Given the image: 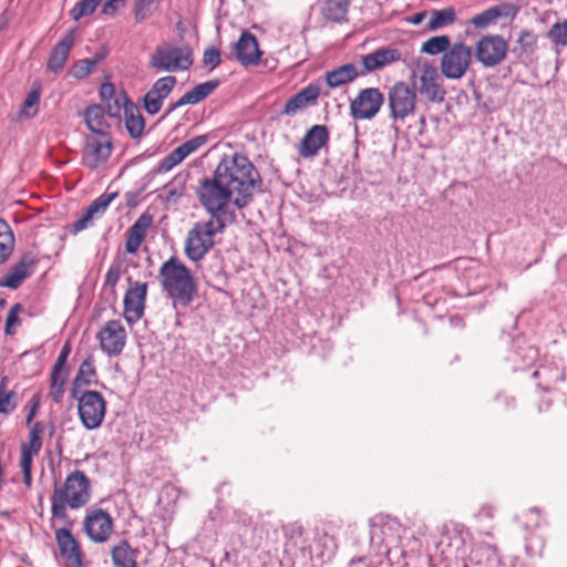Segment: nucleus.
I'll use <instances>...</instances> for the list:
<instances>
[{
    "instance_id": "c85d7f7f",
    "label": "nucleus",
    "mask_w": 567,
    "mask_h": 567,
    "mask_svg": "<svg viewBox=\"0 0 567 567\" xmlns=\"http://www.w3.org/2000/svg\"><path fill=\"white\" fill-rule=\"evenodd\" d=\"M84 121L91 134H111L110 124L102 105L92 104L85 109Z\"/></svg>"
},
{
    "instance_id": "c03bdc74",
    "label": "nucleus",
    "mask_w": 567,
    "mask_h": 567,
    "mask_svg": "<svg viewBox=\"0 0 567 567\" xmlns=\"http://www.w3.org/2000/svg\"><path fill=\"white\" fill-rule=\"evenodd\" d=\"M176 78L173 75L159 78L151 87L152 94H155L162 100H164L172 92V90L176 85Z\"/></svg>"
},
{
    "instance_id": "1a4fd4ad",
    "label": "nucleus",
    "mask_w": 567,
    "mask_h": 567,
    "mask_svg": "<svg viewBox=\"0 0 567 567\" xmlns=\"http://www.w3.org/2000/svg\"><path fill=\"white\" fill-rule=\"evenodd\" d=\"M29 426L28 441L20 445L19 465L23 474V483L27 487L32 485V465L33 457L37 456L42 449V435L44 433V424L34 422Z\"/></svg>"
},
{
    "instance_id": "a878e982",
    "label": "nucleus",
    "mask_w": 567,
    "mask_h": 567,
    "mask_svg": "<svg viewBox=\"0 0 567 567\" xmlns=\"http://www.w3.org/2000/svg\"><path fill=\"white\" fill-rule=\"evenodd\" d=\"M74 44V30L69 31L51 50L47 68L52 72L63 69Z\"/></svg>"
},
{
    "instance_id": "2eb2a0df",
    "label": "nucleus",
    "mask_w": 567,
    "mask_h": 567,
    "mask_svg": "<svg viewBox=\"0 0 567 567\" xmlns=\"http://www.w3.org/2000/svg\"><path fill=\"white\" fill-rule=\"evenodd\" d=\"M147 295L146 282H131L124 296L123 315L127 323H136L144 315L145 301Z\"/></svg>"
},
{
    "instance_id": "bf43d9fd",
    "label": "nucleus",
    "mask_w": 567,
    "mask_h": 567,
    "mask_svg": "<svg viewBox=\"0 0 567 567\" xmlns=\"http://www.w3.org/2000/svg\"><path fill=\"white\" fill-rule=\"evenodd\" d=\"M167 193H168V197H179L181 196V192H178L175 188L168 187Z\"/></svg>"
},
{
    "instance_id": "58836bf2",
    "label": "nucleus",
    "mask_w": 567,
    "mask_h": 567,
    "mask_svg": "<svg viewBox=\"0 0 567 567\" xmlns=\"http://www.w3.org/2000/svg\"><path fill=\"white\" fill-rule=\"evenodd\" d=\"M106 105V112L111 117H120L121 112L125 113L128 104H133L127 94L124 91H120L112 100L104 102Z\"/></svg>"
},
{
    "instance_id": "2f4dec72",
    "label": "nucleus",
    "mask_w": 567,
    "mask_h": 567,
    "mask_svg": "<svg viewBox=\"0 0 567 567\" xmlns=\"http://www.w3.org/2000/svg\"><path fill=\"white\" fill-rule=\"evenodd\" d=\"M124 124L132 138L140 140L143 136L145 131V120L135 103L128 104L127 109H125Z\"/></svg>"
},
{
    "instance_id": "de8ad7c7",
    "label": "nucleus",
    "mask_w": 567,
    "mask_h": 567,
    "mask_svg": "<svg viewBox=\"0 0 567 567\" xmlns=\"http://www.w3.org/2000/svg\"><path fill=\"white\" fill-rule=\"evenodd\" d=\"M23 307L21 303H14L7 316L4 324V333L7 336H13L17 332V327L20 326L21 321L19 315L22 312Z\"/></svg>"
},
{
    "instance_id": "37998d69",
    "label": "nucleus",
    "mask_w": 567,
    "mask_h": 567,
    "mask_svg": "<svg viewBox=\"0 0 567 567\" xmlns=\"http://www.w3.org/2000/svg\"><path fill=\"white\" fill-rule=\"evenodd\" d=\"M102 0H80L71 10L70 16L79 21L81 18L92 14Z\"/></svg>"
},
{
    "instance_id": "0eeeda50",
    "label": "nucleus",
    "mask_w": 567,
    "mask_h": 567,
    "mask_svg": "<svg viewBox=\"0 0 567 567\" xmlns=\"http://www.w3.org/2000/svg\"><path fill=\"white\" fill-rule=\"evenodd\" d=\"M473 59L472 48L464 42H456L442 55L441 73L450 80H460L468 71Z\"/></svg>"
},
{
    "instance_id": "603ef678",
    "label": "nucleus",
    "mask_w": 567,
    "mask_h": 567,
    "mask_svg": "<svg viewBox=\"0 0 567 567\" xmlns=\"http://www.w3.org/2000/svg\"><path fill=\"white\" fill-rule=\"evenodd\" d=\"M70 352H71V343H70V341H66L63 344V347H62V349H61V351L59 353V357H58V359H56V361H55V363H54L52 369H54L56 371H68V369H66V360H68V358L70 355Z\"/></svg>"
},
{
    "instance_id": "a18cd8bd",
    "label": "nucleus",
    "mask_w": 567,
    "mask_h": 567,
    "mask_svg": "<svg viewBox=\"0 0 567 567\" xmlns=\"http://www.w3.org/2000/svg\"><path fill=\"white\" fill-rule=\"evenodd\" d=\"M520 54L530 55L537 49V35L528 30H523L517 39Z\"/></svg>"
},
{
    "instance_id": "c756f323",
    "label": "nucleus",
    "mask_w": 567,
    "mask_h": 567,
    "mask_svg": "<svg viewBox=\"0 0 567 567\" xmlns=\"http://www.w3.org/2000/svg\"><path fill=\"white\" fill-rule=\"evenodd\" d=\"M219 86L218 80H209L207 82L197 84L193 90L186 92L173 106L172 110L181 107L186 104H197L205 100Z\"/></svg>"
},
{
    "instance_id": "8fccbe9b",
    "label": "nucleus",
    "mask_w": 567,
    "mask_h": 567,
    "mask_svg": "<svg viewBox=\"0 0 567 567\" xmlns=\"http://www.w3.org/2000/svg\"><path fill=\"white\" fill-rule=\"evenodd\" d=\"M162 104H163V100L161 97H158L157 95L152 94L151 90L145 94L144 107L148 114L154 115V114L158 113L161 111Z\"/></svg>"
},
{
    "instance_id": "f3484780",
    "label": "nucleus",
    "mask_w": 567,
    "mask_h": 567,
    "mask_svg": "<svg viewBox=\"0 0 567 567\" xmlns=\"http://www.w3.org/2000/svg\"><path fill=\"white\" fill-rule=\"evenodd\" d=\"M37 264L38 259L33 254H24L0 280V287L18 289L32 275Z\"/></svg>"
},
{
    "instance_id": "f704fd0d",
    "label": "nucleus",
    "mask_w": 567,
    "mask_h": 567,
    "mask_svg": "<svg viewBox=\"0 0 567 567\" xmlns=\"http://www.w3.org/2000/svg\"><path fill=\"white\" fill-rule=\"evenodd\" d=\"M14 234L8 221L0 218V265L4 264L14 250Z\"/></svg>"
},
{
    "instance_id": "39448f33",
    "label": "nucleus",
    "mask_w": 567,
    "mask_h": 567,
    "mask_svg": "<svg viewBox=\"0 0 567 567\" xmlns=\"http://www.w3.org/2000/svg\"><path fill=\"white\" fill-rule=\"evenodd\" d=\"M386 102L389 116L394 123H402L414 116L419 102L415 85L403 81L395 82L388 90Z\"/></svg>"
},
{
    "instance_id": "4c0bfd02",
    "label": "nucleus",
    "mask_w": 567,
    "mask_h": 567,
    "mask_svg": "<svg viewBox=\"0 0 567 567\" xmlns=\"http://www.w3.org/2000/svg\"><path fill=\"white\" fill-rule=\"evenodd\" d=\"M451 39L449 35H436L423 42L421 51L430 55H442L450 49Z\"/></svg>"
},
{
    "instance_id": "09e8293b",
    "label": "nucleus",
    "mask_w": 567,
    "mask_h": 567,
    "mask_svg": "<svg viewBox=\"0 0 567 567\" xmlns=\"http://www.w3.org/2000/svg\"><path fill=\"white\" fill-rule=\"evenodd\" d=\"M221 62L220 52L215 47H209L204 51L203 63L209 66V70H214Z\"/></svg>"
},
{
    "instance_id": "cd10ccee",
    "label": "nucleus",
    "mask_w": 567,
    "mask_h": 567,
    "mask_svg": "<svg viewBox=\"0 0 567 567\" xmlns=\"http://www.w3.org/2000/svg\"><path fill=\"white\" fill-rule=\"evenodd\" d=\"M351 0H322L320 13L324 20L333 23L348 21V12Z\"/></svg>"
},
{
    "instance_id": "79ce46f5",
    "label": "nucleus",
    "mask_w": 567,
    "mask_h": 567,
    "mask_svg": "<svg viewBox=\"0 0 567 567\" xmlns=\"http://www.w3.org/2000/svg\"><path fill=\"white\" fill-rule=\"evenodd\" d=\"M158 3L154 0H136L134 16L137 22L151 18L157 10Z\"/></svg>"
},
{
    "instance_id": "5fc2aeb1",
    "label": "nucleus",
    "mask_w": 567,
    "mask_h": 567,
    "mask_svg": "<svg viewBox=\"0 0 567 567\" xmlns=\"http://www.w3.org/2000/svg\"><path fill=\"white\" fill-rule=\"evenodd\" d=\"M116 94L118 92H116L114 84L111 82L103 83L100 87V97L103 102L112 100Z\"/></svg>"
},
{
    "instance_id": "7ed1b4c3",
    "label": "nucleus",
    "mask_w": 567,
    "mask_h": 567,
    "mask_svg": "<svg viewBox=\"0 0 567 567\" xmlns=\"http://www.w3.org/2000/svg\"><path fill=\"white\" fill-rule=\"evenodd\" d=\"M162 291L175 309L187 308L198 296V281L177 257L164 261L158 269Z\"/></svg>"
},
{
    "instance_id": "c9c22d12",
    "label": "nucleus",
    "mask_w": 567,
    "mask_h": 567,
    "mask_svg": "<svg viewBox=\"0 0 567 567\" xmlns=\"http://www.w3.org/2000/svg\"><path fill=\"white\" fill-rule=\"evenodd\" d=\"M8 377L0 379V414H11L18 406V393L13 390H8Z\"/></svg>"
},
{
    "instance_id": "7c9ffc66",
    "label": "nucleus",
    "mask_w": 567,
    "mask_h": 567,
    "mask_svg": "<svg viewBox=\"0 0 567 567\" xmlns=\"http://www.w3.org/2000/svg\"><path fill=\"white\" fill-rule=\"evenodd\" d=\"M96 375L95 360L93 355H89L80 365L78 373L72 382V396L78 398V393L82 392L81 388L90 385Z\"/></svg>"
},
{
    "instance_id": "dca6fc26",
    "label": "nucleus",
    "mask_w": 567,
    "mask_h": 567,
    "mask_svg": "<svg viewBox=\"0 0 567 567\" xmlns=\"http://www.w3.org/2000/svg\"><path fill=\"white\" fill-rule=\"evenodd\" d=\"M329 138L328 127L322 124H316L301 138L298 145V154L303 158L315 157L322 147L327 146Z\"/></svg>"
},
{
    "instance_id": "13d9d810",
    "label": "nucleus",
    "mask_w": 567,
    "mask_h": 567,
    "mask_svg": "<svg viewBox=\"0 0 567 567\" xmlns=\"http://www.w3.org/2000/svg\"><path fill=\"white\" fill-rule=\"evenodd\" d=\"M426 16H427L426 11L417 12L414 16H412L410 21L413 24H420L425 19Z\"/></svg>"
},
{
    "instance_id": "4468645a",
    "label": "nucleus",
    "mask_w": 567,
    "mask_h": 567,
    "mask_svg": "<svg viewBox=\"0 0 567 567\" xmlns=\"http://www.w3.org/2000/svg\"><path fill=\"white\" fill-rule=\"evenodd\" d=\"M101 350L109 357L120 355L127 340L125 327L117 319L106 321L96 334Z\"/></svg>"
},
{
    "instance_id": "b1692460",
    "label": "nucleus",
    "mask_w": 567,
    "mask_h": 567,
    "mask_svg": "<svg viewBox=\"0 0 567 567\" xmlns=\"http://www.w3.org/2000/svg\"><path fill=\"white\" fill-rule=\"evenodd\" d=\"M401 60L402 53L400 50L390 47L379 48L361 58L362 65L369 72L382 69Z\"/></svg>"
},
{
    "instance_id": "ddd939ff",
    "label": "nucleus",
    "mask_w": 567,
    "mask_h": 567,
    "mask_svg": "<svg viewBox=\"0 0 567 567\" xmlns=\"http://www.w3.org/2000/svg\"><path fill=\"white\" fill-rule=\"evenodd\" d=\"M112 151L111 134L86 135L82 151V163L90 169H96L110 158Z\"/></svg>"
},
{
    "instance_id": "412c9836",
    "label": "nucleus",
    "mask_w": 567,
    "mask_h": 567,
    "mask_svg": "<svg viewBox=\"0 0 567 567\" xmlns=\"http://www.w3.org/2000/svg\"><path fill=\"white\" fill-rule=\"evenodd\" d=\"M420 91L430 102H442L444 100L445 91L435 66L430 64L422 66Z\"/></svg>"
},
{
    "instance_id": "6e6552de",
    "label": "nucleus",
    "mask_w": 567,
    "mask_h": 567,
    "mask_svg": "<svg viewBox=\"0 0 567 567\" xmlns=\"http://www.w3.org/2000/svg\"><path fill=\"white\" fill-rule=\"evenodd\" d=\"M78 411L83 425L89 430L99 427L106 413V401L103 395L93 390L78 393Z\"/></svg>"
},
{
    "instance_id": "49530a36",
    "label": "nucleus",
    "mask_w": 567,
    "mask_h": 567,
    "mask_svg": "<svg viewBox=\"0 0 567 567\" xmlns=\"http://www.w3.org/2000/svg\"><path fill=\"white\" fill-rule=\"evenodd\" d=\"M548 38L556 45L567 47V19L554 23L548 31Z\"/></svg>"
},
{
    "instance_id": "f03ea898",
    "label": "nucleus",
    "mask_w": 567,
    "mask_h": 567,
    "mask_svg": "<svg viewBox=\"0 0 567 567\" xmlns=\"http://www.w3.org/2000/svg\"><path fill=\"white\" fill-rule=\"evenodd\" d=\"M92 497V484L87 475L80 470L70 472L63 483L55 484L50 496V526L58 523L71 524L68 509L78 511L85 507Z\"/></svg>"
},
{
    "instance_id": "72a5a7b5",
    "label": "nucleus",
    "mask_w": 567,
    "mask_h": 567,
    "mask_svg": "<svg viewBox=\"0 0 567 567\" xmlns=\"http://www.w3.org/2000/svg\"><path fill=\"white\" fill-rule=\"evenodd\" d=\"M455 21L456 11L453 7H446L441 10L434 9L429 12L427 30L436 31L452 25Z\"/></svg>"
},
{
    "instance_id": "4d7b16f0",
    "label": "nucleus",
    "mask_w": 567,
    "mask_h": 567,
    "mask_svg": "<svg viewBox=\"0 0 567 567\" xmlns=\"http://www.w3.org/2000/svg\"><path fill=\"white\" fill-rule=\"evenodd\" d=\"M476 516L478 518L492 519L494 517V507L489 504L482 505Z\"/></svg>"
},
{
    "instance_id": "4be33fe9",
    "label": "nucleus",
    "mask_w": 567,
    "mask_h": 567,
    "mask_svg": "<svg viewBox=\"0 0 567 567\" xmlns=\"http://www.w3.org/2000/svg\"><path fill=\"white\" fill-rule=\"evenodd\" d=\"M117 197V193H103L94 199L85 209L84 214L72 224L71 231L78 234L86 229L94 217L101 216L105 213L110 204Z\"/></svg>"
},
{
    "instance_id": "f257e3e1",
    "label": "nucleus",
    "mask_w": 567,
    "mask_h": 567,
    "mask_svg": "<svg viewBox=\"0 0 567 567\" xmlns=\"http://www.w3.org/2000/svg\"><path fill=\"white\" fill-rule=\"evenodd\" d=\"M259 173L239 154L225 156L209 177L199 181L195 195L209 219L199 220L189 229L184 251L192 261L202 260L215 245V236L236 221L231 205L238 209L248 206L260 186Z\"/></svg>"
},
{
    "instance_id": "5701e85b",
    "label": "nucleus",
    "mask_w": 567,
    "mask_h": 567,
    "mask_svg": "<svg viewBox=\"0 0 567 567\" xmlns=\"http://www.w3.org/2000/svg\"><path fill=\"white\" fill-rule=\"evenodd\" d=\"M319 95L320 86L318 84H309L286 102L282 114L287 116H295L298 112L316 105Z\"/></svg>"
},
{
    "instance_id": "a19ab883",
    "label": "nucleus",
    "mask_w": 567,
    "mask_h": 567,
    "mask_svg": "<svg viewBox=\"0 0 567 567\" xmlns=\"http://www.w3.org/2000/svg\"><path fill=\"white\" fill-rule=\"evenodd\" d=\"M40 89H32L22 105L20 115L25 118H33L39 112L40 105Z\"/></svg>"
},
{
    "instance_id": "9b49d317",
    "label": "nucleus",
    "mask_w": 567,
    "mask_h": 567,
    "mask_svg": "<svg viewBox=\"0 0 567 567\" xmlns=\"http://www.w3.org/2000/svg\"><path fill=\"white\" fill-rule=\"evenodd\" d=\"M384 103V95L378 87L359 91L350 102V115L354 121H369L377 116Z\"/></svg>"
},
{
    "instance_id": "423d86ee",
    "label": "nucleus",
    "mask_w": 567,
    "mask_h": 567,
    "mask_svg": "<svg viewBox=\"0 0 567 567\" xmlns=\"http://www.w3.org/2000/svg\"><path fill=\"white\" fill-rule=\"evenodd\" d=\"M74 519L69 523H58L54 528V539L59 555L65 567H83L84 551L78 538L73 535Z\"/></svg>"
},
{
    "instance_id": "e433bc0d",
    "label": "nucleus",
    "mask_w": 567,
    "mask_h": 567,
    "mask_svg": "<svg viewBox=\"0 0 567 567\" xmlns=\"http://www.w3.org/2000/svg\"><path fill=\"white\" fill-rule=\"evenodd\" d=\"M69 371H56L52 369L50 373V398L59 403L64 395V386L68 380Z\"/></svg>"
},
{
    "instance_id": "20e7f679",
    "label": "nucleus",
    "mask_w": 567,
    "mask_h": 567,
    "mask_svg": "<svg viewBox=\"0 0 567 567\" xmlns=\"http://www.w3.org/2000/svg\"><path fill=\"white\" fill-rule=\"evenodd\" d=\"M193 51L189 47L169 42L158 44L150 55V66L157 72L187 71L193 65Z\"/></svg>"
},
{
    "instance_id": "aec40b11",
    "label": "nucleus",
    "mask_w": 567,
    "mask_h": 567,
    "mask_svg": "<svg viewBox=\"0 0 567 567\" xmlns=\"http://www.w3.org/2000/svg\"><path fill=\"white\" fill-rule=\"evenodd\" d=\"M153 225V215L145 212L138 216L125 235V251L135 255L145 240L150 228Z\"/></svg>"
},
{
    "instance_id": "864d4df0",
    "label": "nucleus",
    "mask_w": 567,
    "mask_h": 567,
    "mask_svg": "<svg viewBox=\"0 0 567 567\" xmlns=\"http://www.w3.org/2000/svg\"><path fill=\"white\" fill-rule=\"evenodd\" d=\"M39 406H40V395L35 394L32 396V399L28 403L29 411H28V414L25 417L27 425H31L34 423L33 419L38 413Z\"/></svg>"
},
{
    "instance_id": "bb28decb",
    "label": "nucleus",
    "mask_w": 567,
    "mask_h": 567,
    "mask_svg": "<svg viewBox=\"0 0 567 567\" xmlns=\"http://www.w3.org/2000/svg\"><path fill=\"white\" fill-rule=\"evenodd\" d=\"M516 8L509 3H501L498 6L486 9L485 11L475 14L471 19V23L477 29L487 28L491 24H494L498 18L502 17H515Z\"/></svg>"
},
{
    "instance_id": "473e14b6",
    "label": "nucleus",
    "mask_w": 567,
    "mask_h": 567,
    "mask_svg": "<svg viewBox=\"0 0 567 567\" xmlns=\"http://www.w3.org/2000/svg\"><path fill=\"white\" fill-rule=\"evenodd\" d=\"M359 76L354 64L348 63L340 65L326 73V83L329 87L334 89L350 82Z\"/></svg>"
},
{
    "instance_id": "9d476101",
    "label": "nucleus",
    "mask_w": 567,
    "mask_h": 567,
    "mask_svg": "<svg viewBox=\"0 0 567 567\" xmlns=\"http://www.w3.org/2000/svg\"><path fill=\"white\" fill-rule=\"evenodd\" d=\"M508 51V44L502 35L486 34L478 39L474 47V56L484 68L501 64Z\"/></svg>"
},
{
    "instance_id": "f8f14e48",
    "label": "nucleus",
    "mask_w": 567,
    "mask_h": 567,
    "mask_svg": "<svg viewBox=\"0 0 567 567\" xmlns=\"http://www.w3.org/2000/svg\"><path fill=\"white\" fill-rule=\"evenodd\" d=\"M82 524L84 534L95 544L107 543L114 533V519L102 508L87 511Z\"/></svg>"
},
{
    "instance_id": "393cba45",
    "label": "nucleus",
    "mask_w": 567,
    "mask_h": 567,
    "mask_svg": "<svg viewBox=\"0 0 567 567\" xmlns=\"http://www.w3.org/2000/svg\"><path fill=\"white\" fill-rule=\"evenodd\" d=\"M140 550L127 539H120L110 547L112 567H138Z\"/></svg>"
},
{
    "instance_id": "052dcab7",
    "label": "nucleus",
    "mask_w": 567,
    "mask_h": 567,
    "mask_svg": "<svg viewBox=\"0 0 567 567\" xmlns=\"http://www.w3.org/2000/svg\"><path fill=\"white\" fill-rule=\"evenodd\" d=\"M220 3H224V0H219Z\"/></svg>"
},
{
    "instance_id": "6ab92c4d",
    "label": "nucleus",
    "mask_w": 567,
    "mask_h": 567,
    "mask_svg": "<svg viewBox=\"0 0 567 567\" xmlns=\"http://www.w3.org/2000/svg\"><path fill=\"white\" fill-rule=\"evenodd\" d=\"M235 58L245 66L257 65L262 52L259 50L257 39L248 31H244L233 47Z\"/></svg>"
},
{
    "instance_id": "ea45409f",
    "label": "nucleus",
    "mask_w": 567,
    "mask_h": 567,
    "mask_svg": "<svg viewBox=\"0 0 567 567\" xmlns=\"http://www.w3.org/2000/svg\"><path fill=\"white\" fill-rule=\"evenodd\" d=\"M103 58V55L97 54L93 59H83L75 62L70 70L71 75L79 80L86 78Z\"/></svg>"
},
{
    "instance_id": "6e6d98bb",
    "label": "nucleus",
    "mask_w": 567,
    "mask_h": 567,
    "mask_svg": "<svg viewBox=\"0 0 567 567\" xmlns=\"http://www.w3.org/2000/svg\"><path fill=\"white\" fill-rule=\"evenodd\" d=\"M125 0H107L102 7V13L106 16H114L118 8L124 4Z\"/></svg>"
},
{
    "instance_id": "a211bd4d",
    "label": "nucleus",
    "mask_w": 567,
    "mask_h": 567,
    "mask_svg": "<svg viewBox=\"0 0 567 567\" xmlns=\"http://www.w3.org/2000/svg\"><path fill=\"white\" fill-rule=\"evenodd\" d=\"M207 137L205 135L195 136L168 153L158 164V172L166 173L182 163L187 156L205 145Z\"/></svg>"
},
{
    "instance_id": "3c124183",
    "label": "nucleus",
    "mask_w": 567,
    "mask_h": 567,
    "mask_svg": "<svg viewBox=\"0 0 567 567\" xmlns=\"http://www.w3.org/2000/svg\"><path fill=\"white\" fill-rule=\"evenodd\" d=\"M121 272H122L121 265H118V264L111 265L105 275L104 286L114 290V288L116 287L117 282L120 280Z\"/></svg>"
}]
</instances>
